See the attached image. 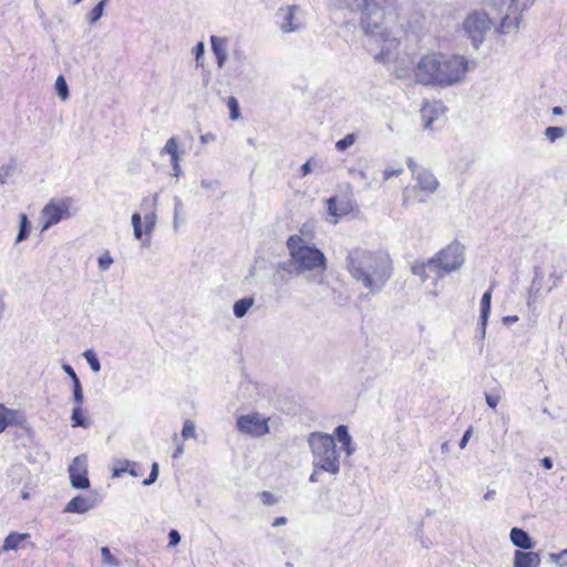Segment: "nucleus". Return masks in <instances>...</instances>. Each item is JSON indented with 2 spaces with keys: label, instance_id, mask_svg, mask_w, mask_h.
<instances>
[{
  "label": "nucleus",
  "instance_id": "f257e3e1",
  "mask_svg": "<svg viewBox=\"0 0 567 567\" xmlns=\"http://www.w3.org/2000/svg\"><path fill=\"white\" fill-rule=\"evenodd\" d=\"M346 269L357 284L371 295H377L393 276V260L385 251L357 247L349 250Z\"/></svg>",
  "mask_w": 567,
  "mask_h": 567
},
{
  "label": "nucleus",
  "instance_id": "f03ea898",
  "mask_svg": "<svg viewBox=\"0 0 567 567\" xmlns=\"http://www.w3.org/2000/svg\"><path fill=\"white\" fill-rule=\"evenodd\" d=\"M468 61L463 55L431 53L423 55L415 65V81L422 85L449 87L462 81Z\"/></svg>",
  "mask_w": 567,
  "mask_h": 567
},
{
  "label": "nucleus",
  "instance_id": "7ed1b4c3",
  "mask_svg": "<svg viewBox=\"0 0 567 567\" xmlns=\"http://www.w3.org/2000/svg\"><path fill=\"white\" fill-rule=\"evenodd\" d=\"M403 0H363L361 24L365 34L372 40L385 43L380 55L388 54L395 43V39L385 25L386 20H393L402 7Z\"/></svg>",
  "mask_w": 567,
  "mask_h": 567
},
{
  "label": "nucleus",
  "instance_id": "20e7f679",
  "mask_svg": "<svg viewBox=\"0 0 567 567\" xmlns=\"http://www.w3.org/2000/svg\"><path fill=\"white\" fill-rule=\"evenodd\" d=\"M290 260L297 272H317L321 277L327 270V258L317 247L309 245L301 236L292 235L287 240Z\"/></svg>",
  "mask_w": 567,
  "mask_h": 567
},
{
  "label": "nucleus",
  "instance_id": "39448f33",
  "mask_svg": "<svg viewBox=\"0 0 567 567\" xmlns=\"http://www.w3.org/2000/svg\"><path fill=\"white\" fill-rule=\"evenodd\" d=\"M308 444L312 453V466L322 468L331 475L340 472L339 453L331 435L312 432L308 436Z\"/></svg>",
  "mask_w": 567,
  "mask_h": 567
},
{
  "label": "nucleus",
  "instance_id": "423d86ee",
  "mask_svg": "<svg viewBox=\"0 0 567 567\" xmlns=\"http://www.w3.org/2000/svg\"><path fill=\"white\" fill-rule=\"evenodd\" d=\"M486 12L489 16L502 17L498 32L508 34L518 29L520 14L532 6V1L522 0H484Z\"/></svg>",
  "mask_w": 567,
  "mask_h": 567
},
{
  "label": "nucleus",
  "instance_id": "0eeeda50",
  "mask_svg": "<svg viewBox=\"0 0 567 567\" xmlns=\"http://www.w3.org/2000/svg\"><path fill=\"white\" fill-rule=\"evenodd\" d=\"M465 261V247L457 240L452 241L431 258V265L437 267V280L458 270Z\"/></svg>",
  "mask_w": 567,
  "mask_h": 567
},
{
  "label": "nucleus",
  "instance_id": "6e6552de",
  "mask_svg": "<svg viewBox=\"0 0 567 567\" xmlns=\"http://www.w3.org/2000/svg\"><path fill=\"white\" fill-rule=\"evenodd\" d=\"M493 24L492 18L488 17L487 12L473 11L463 20L461 31L471 41L472 47L477 50Z\"/></svg>",
  "mask_w": 567,
  "mask_h": 567
},
{
  "label": "nucleus",
  "instance_id": "1a4fd4ad",
  "mask_svg": "<svg viewBox=\"0 0 567 567\" xmlns=\"http://www.w3.org/2000/svg\"><path fill=\"white\" fill-rule=\"evenodd\" d=\"M72 204L73 199L70 197L51 199L41 210L43 221L41 230L45 231L61 220L70 218L72 216L70 212Z\"/></svg>",
  "mask_w": 567,
  "mask_h": 567
},
{
  "label": "nucleus",
  "instance_id": "9d476101",
  "mask_svg": "<svg viewBox=\"0 0 567 567\" xmlns=\"http://www.w3.org/2000/svg\"><path fill=\"white\" fill-rule=\"evenodd\" d=\"M236 427L241 434L260 437L269 433L268 419L259 413L240 415L236 421Z\"/></svg>",
  "mask_w": 567,
  "mask_h": 567
},
{
  "label": "nucleus",
  "instance_id": "9b49d317",
  "mask_svg": "<svg viewBox=\"0 0 567 567\" xmlns=\"http://www.w3.org/2000/svg\"><path fill=\"white\" fill-rule=\"evenodd\" d=\"M300 8L288 6L277 11V19L282 32L289 33L301 29L302 22L299 18Z\"/></svg>",
  "mask_w": 567,
  "mask_h": 567
},
{
  "label": "nucleus",
  "instance_id": "f8f14e48",
  "mask_svg": "<svg viewBox=\"0 0 567 567\" xmlns=\"http://www.w3.org/2000/svg\"><path fill=\"white\" fill-rule=\"evenodd\" d=\"M71 485L78 489H85L90 486L86 472V460L83 456H76L69 466Z\"/></svg>",
  "mask_w": 567,
  "mask_h": 567
},
{
  "label": "nucleus",
  "instance_id": "ddd939ff",
  "mask_svg": "<svg viewBox=\"0 0 567 567\" xmlns=\"http://www.w3.org/2000/svg\"><path fill=\"white\" fill-rule=\"evenodd\" d=\"M99 504V501L95 496H82L78 495L73 497L64 508L65 513H76L84 514L89 511L95 508Z\"/></svg>",
  "mask_w": 567,
  "mask_h": 567
},
{
  "label": "nucleus",
  "instance_id": "4468645a",
  "mask_svg": "<svg viewBox=\"0 0 567 567\" xmlns=\"http://www.w3.org/2000/svg\"><path fill=\"white\" fill-rule=\"evenodd\" d=\"M445 110L446 109L441 101L425 103L421 109V117L424 128L431 130L433 127V122L443 115Z\"/></svg>",
  "mask_w": 567,
  "mask_h": 567
},
{
  "label": "nucleus",
  "instance_id": "2eb2a0df",
  "mask_svg": "<svg viewBox=\"0 0 567 567\" xmlns=\"http://www.w3.org/2000/svg\"><path fill=\"white\" fill-rule=\"evenodd\" d=\"M413 178L416 181V186L427 194L435 193L440 186L437 178L426 168L420 171Z\"/></svg>",
  "mask_w": 567,
  "mask_h": 567
},
{
  "label": "nucleus",
  "instance_id": "dca6fc26",
  "mask_svg": "<svg viewBox=\"0 0 567 567\" xmlns=\"http://www.w3.org/2000/svg\"><path fill=\"white\" fill-rule=\"evenodd\" d=\"M212 51L216 58L217 66L221 69L228 58L227 47L228 40L226 38L212 35L210 37Z\"/></svg>",
  "mask_w": 567,
  "mask_h": 567
},
{
  "label": "nucleus",
  "instance_id": "f3484780",
  "mask_svg": "<svg viewBox=\"0 0 567 567\" xmlns=\"http://www.w3.org/2000/svg\"><path fill=\"white\" fill-rule=\"evenodd\" d=\"M540 556L535 551L516 550L514 555V567H539Z\"/></svg>",
  "mask_w": 567,
  "mask_h": 567
},
{
  "label": "nucleus",
  "instance_id": "a211bd4d",
  "mask_svg": "<svg viewBox=\"0 0 567 567\" xmlns=\"http://www.w3.org/2000/svg\"><path fill=\"white\" fill-rule=\"evenodd\" d=\"M511 542L514 546L524 550H530L534 548V542L529 534L522 528L513 527L509 533Z\"/></svg>",
  "mask_w": 567,
  "mask_h": 567
},
{
  "label": "nucleus",
  "instance_id": "6ab92c4d",
  "mask_svg": "<svg viewBox=\"0 0 567 567\" xmlns=\"http://www.w3.org/2000/svg\"><path fill=\"white\" fill-rule=\"evenodd\" d=\"M492 290L491 287L487 291H485L481 299V337L484 338L486 333L487 320L491 312V303H492Z\"/></svg>",
  "mask_w": 567,
  "mask_h": 567
},
{
  "label": "nucleus",
  "instance_id": "aec40b11",
  "mask_svg": "<svg viewBox=\"0 0 567 567\" xmlns=\"http://www.w3.org/2000/svg\"><path fill=\"white\" fill-rule=\"evenodd\" d=\"M328 213L333 217H342L351 212V204L347 199L338 200L337 197H331L327 200Z\"/></svg>",
  "mask_w": 567,
  "mask_h": 567
},
{
  "label": "nucleus",
  "instance_id": "412c9836",
  "mask_svg": "<svg viewBox=\"0 0 567 567\" xmlns=\"http://www.w3.org/2000/svg\"><path fill=\"white\" fill-rule=\"evenodd\" d=\"M141 466L136 462H132L128 460H120L115 463L114 470H113V476L120 477L124 473H128L133 477H137L141 475L140 470Z\"/></svg>",
  "mask_w": 567,
  "mask_h": 567
},
{
  "label": "nucleus",
  "instance_id": "4be33fe9",
  "mask_svg": "<svg viewBox=\"0 0 567 567\" xmlns=\"http://www.w3.org/2000/svg\"><path fill=\"white\" fill-rule=\"evenodd\" d=\"M334 434L337 440L341 443V449L346 452V454L348 456L352 455L354 453V447L348 427L342 424L338 425L334 430Z\"/></svg>",
  "mask_w": 567,
  "mask_h": 567
},
{
  "label": "nucleus",
  "instance_id": "5701e85b",
  "mask_svg": "<svg viewBox=\"0 0 567 567\" xmlns=\"http://www.w3.org/2000/svg\"><path fill=\"white\" fill-rule=\"evenodd\" d=\"M437 267L431 265V258L426 262H419L412 266L411 271L413 275L420 277L422 281L431 278V272L434 274L435 280H437Z\"/></svg>",
  "mask_w": 567,
  "mask_h": 567
},
{
  "label": "nucleus",
  "instance_id": "b1692460",
  "mask_svg": "<svg viewBox=\"0 0 567 567\" xmlns=\"http://www.w3.org/2000/svg\"><path fill=\"white\" fill-rule=\"evenodd\" d=\"M30 537L28 533H10L3 540L2 550H18L21 543Z\"/></svg>",
  "mask_w": 567,
  "mask_h": 567
},
{
  "label": "nucleus",
  "instance_id": "393cba45",
  "mask_svg": "<svg viewBox=\"0 0 567 567\" xmlns=\"http://www.w3.org/2000/svg\"><path fill=\"white\" fill-rule=\"evenodd\" d=\"M179 140L173 136L167 140L165 146L161 150L159 154L169 155L171 162L181 161Z\"/></svg>",
  "mask_w": 567,
  "mask_h": 567
},
{
  "label": "nucleus",
  "instance_id": "a878e982",
  "mask_svg": "<svg viewBox=\"0 0 567 567\" xmlns=\"http://www.w3.org/2000/svg\"><path fill=\"white\" fill-rule=\"evenodd\" d=\"M17 411L7 408L0 403V433H2L8 426L17 424Z\"/></svg>",
  "mask_w": 567,
  "mask_h": 567
},
{
  "label": "nucleus",
  "instance_id": "bb28decb",
  "mask_svg": "<svg viewBox=\"0 0 567 567\" xmlns=\"http://www.w3.org/2000/svg\"><path fill=\"white\" fill-rule=\"evenodd\" d=\"M255 299L246 297L237 300L233 306L234 316L236 318H244L249 309L254 306Z\"/></svg>",
  "mask_w": 567,
  "mask_h": 567
},
{
  "label": "nucleus",
  "instance_id": "cd10ccee",
  "mask_svg": "<svg viewBox=\"0 0 567 567\" xmlns=\"http://www.w3.org/2000/svg\"><path fill=\"white\" fill-rule=\"evenodd\" d=\"M156 219H157V216L154 212H151L144 216V221H145L144 233H145L146 238L142 243L143 247L150 246V237L155 228Z\"/></svg>",
  "mask_w": 567,
  "mask_h": 567
},
{
  "label": "nucleus",
  "instance_id": "c85d7f7f",
  "mask_svg": "<svg viewBox=\"0 0 567 567\" xmlns=\"http://www.w3.org/2000/svg\"><path fill=\"white\" fill-rule=\"evenodd\" d=\"M17 172V163L14 159H10L8 163L0 166V186L8 183V179L12 177Z\"/></svg>",
  "mask_w": 567,
  "mask_h": 567
},
{
  "label": "nucleus",
  "instance_id": "c756f323",
  "mask_svg": "<svg viewBox=\"0 0 567 567\" xmlns=\"http://www.w3.org/2000/svg\"><path fill=\"white\" fill-rule=\"evenodd\" d=\"M19 219H20V225H19V233L17 235L16 243H21V241L25 240L29 237L30 230H31V224L25 214H21L19 216Z\"/></svg>",
  "mask_w": 567,
  "mask_h": 567
},
{
  "label": "nucleus",
  "instance_id": "7c9ffc66",
  "mask_svg": "<svg viewBox=\"0 0 567 567\" xmlns=\"http://www.w3.org/2000/svg\"><path fill=\"white\" fill-rule=\"evenodd\" d=\"M543 280V275L538 268L535 269V275L533 278L532 286L529 288V297L528 305L536 300L537 296L540 292V281Z\"/></svg>",
  "mask_w": 567,
  "mask_h": 567
},
{
  "label": "nucleus",
  "instance_id": "2f4dec72",
  "mask_svg": "<svg viewBox=\"0 0 567 567\" xmlns=\"http://www.w3.org/2000/svg\"><path fill=\"white\" fill-rule=\"evenodd\" d=\"M71 420H72L73 427H78V426L87 427V425H89L87 421L83 416L82 405H75L73 408Z\"/></svg>",
  "mask_w": 567,
  "mask_h": 567
},
{
  "label": "nucleus",
  "instance_id": "473e14b6",
  "mask_svg": "<svg viewBox=\"0 0 567 567\" xmlns=\"http://www.w3.org/2000/svg\"><path fill=\"white\" fill-rule=\"evenodd\" d=\"M109 0H101L87 14V20L91 24L96 23L104 13V8Z\"/></svg>",
  "mask_w": 567,
  "mask_h": 567
},
{
  "label": "nucleus",
  "instance_id": "72a5a7b5",
  "mask_svg": "<svg viewBox=\"0 0 567 567\" xmlns=\"http://www.w3.org/2000/svg\"><path fill=\"white\" fill-rule=\"evenodd\" d=\"M131 223L133 227V235L135 239L143 240V235H145L143 228H142V217L138 213H134L131 217Z\"/></svg>",
  "mask_w": 567,
  "mask_h": 567
},
{
  "label": "nucleus",
  "instance_id": "f704fd0d",
  "mask_svg": "<svg viewBox=\"0 0 567 567\" xmlns=\"http://www.w3.org/2000/svg\"><path fill=\"white\" fill-rule=\"evenodd\" d=\"M83 357L93 372H99L101 370L100 360L92 349L84 351Z\"/></svg>",
  "mask_w": 567,
  "mask_h": 567
},
{
  "label": "nucleus",
  "instance_id": "c9c22d12",
  "mask_svg": "<svg viewBox=\"0 0 567 567\" xmlns=\"http://www.w3.org/2000/svg\"><path fill=\"white\" fill-rule=\"evenodd\" d=\"M546 138L554 143L558 138H561L566 134V130L558 126H548L544 132Z\"/></svg>",
  "mask_w": 567,
  "mask_h": 567
},
{
  "label": "nucleus",
  "instance_id": "e433bc0d",
  "mask_svg": "<svg viewBox=\"0 0 567 567\" xmlns=\"http://www.w3.org/2000/svg\"><path fill=\"white\" fill-rule=\"evenodd\" d=\"M56 94L65 101L69 97V86L63 75H59L55 81Z\"/></svg>",
  "mask_w": 567,
  "mask_h": 567
},
{
  "label": "nucleus",
  "instance_id": "4c0bfd02",
  "mask_svg": "<svg viewBox=\"0 0 567 567\" xmlns=\"http://www.w3.org/2000/svg\"><path fill=\"white\" fill-rule=\"evenodd\" d=\"M549 560L556 564L558 567L567 566V548L561 550L560 553H550Z\"/></svg>",
  "mask_w": 567,
  "mask_h": 567
},
{
  "label": "nucleus",
  "instance_id": "58836bf2",
  "mask_svg": "<svg viewBox=\"0 0 567 567\" xmlns=\"http://www.w3.org/2000/svg\"><path fill=\"white\" fill-rule=\"evenodd\" d=\"M182 436L184 440L196 439V426L190 420H186L183 425Z\"/></svg>",
  "mask_w": 567,
  "mask_h": 567
},
{
  "label": "nucleus",
  "instance_id": "ea45409f",
  "mask_svg": "<svg viewBox=\"0 0 567 567\" xmlns=\"http://www.w3.org/2000/svg\"><path fill=\"white\" fill-rule=\"evenodd\" d=\"M72 396L75 405H82L84 401L83 390L80 380L72 382Z\"/></svg>",
  "mask_w": 567,
  "mask_h": 567
},
{
  "label": "nucleus",
  "instance_id": "a19ab883",
  "mask_svg": "<svg viewBox=\"0 0 567 567\" xmlns=\"http://www.w3.org/2000/svg\"><path fill=\"white\" fill-rule=\"evenodd\" d=\"M113 262L114 259L109 251H105L97 258L99 269L102 271L109 270Z\"/></svg>",
  "mask_w": 567,
  "mask_h": 567
},
{
  "label": "nucleus",
  "instance_id": "79ce46f5",
  "mask_svg": "<svg viewBox=\"0 0 567 567\" xmlns=\"http://www.w3.org/2000/svg\"><path fill=\"white\" fill-rule=\"evenodd\" d=\"M354 142H355V135L354 134H348L343 138L339 140L336 143V148L339 152H343L347 148H349L350 146H352L354 144Z\"/></svg>",
  "mask_w": 567,
  "mask_h": 567
},
{
  "label": "nucleus",
  "instance_id": "37998d69",
  "mask_svg": "<svg viewBox=\"0 0 567 567\" xmlns=\"http://www.w3.org/2000/svg\"><path fill=\"white\" fill-rule=\"evenodd\" d=\"M101 555H102V560L104 564L110 565V566L118 565L117 559L112 555V553L110 551V548L107 546H104L101 548Z\"/></svg>",
  "mask_w": 567,
  "mask_h": 567
},
{
  "label": "nucleus",
  "instance_id": "c03bdc74",
  "mask_svg": "<svg viewBox=\"0 0 567 567\" xmlns=\"http://www.w3.org/2000/svg\"><path fill=\"white\" fill-rule=\"evenodd\" d=\"M403 173V166L398 165L396 167H388L383 171V181H389L392 177H398Z\"/></svg>",
  "mask_w": 567,
  "mask_h": 567
},
{
  "label": "nucleus",
  "instance_id": "a18cd8bd",
  "mask_svg": "<svg viewBox=\"0 0 567 567\" xmlns=\"http://www.w3.org/2000/svg\"><path fill=\"white\" fill-rule=\"evenodd\" d=\"M227 105H228L229 111H230V118L231 120H237L239 117V104H238V101L234 96H231V97L228 99Z\"/></svg>",
  "mask_w": 567,
  "mask_h": 567
},
{
  "label": "nucleus",
  "instance_id": "49530a36",
  "mask_svg": "<svg viewBox=\"0 0 567 567\" xmlns=\"http://www.w3.org/2000/svg\"><path fill=\"white\" fill-rule=\"evenodd\" d=\"M158 477V464L155 462L152 464V470L147 478L143 481L144 486H150L156 482Z\"/></svg>",
  "mask_w": 567,
  "mask_h": 567
},
{
  "label": "nucleus",
  "instance_id": "de8ad7c7",
  "mask_svg": "<svg viewBox=\"0 0 567 567\" xmlns=\"http://www.w3.org/2000/svg\"><path fill=\"white\" fill-rule=\"evenodd\" d=\"M260 499H261L262 504H265L267 506L275 505L279 502V499L272 493H270L268 491H264L260 493Z\"/></svg>",
  "mask_w": 567,
  "mask_h": 567
},
{
  "label": "nucleus",
  "instance_id": "09e8293b",
  "mask_svg": "<svg viewBox=\"0 0 567 567\" xmlns=\"http://www.w3.org/2000/svg\"><path fill=\"white\" fill-rule=\"evenodd\" d=\"M183 210V203L179 197H174V227H177L178 216Z\"/></svg>",
  "mask_w": 567,
  "mask_h": 567
},
{
  "label": "nucleus",
  "instance_id": "8fccbe9b",
  "mask_svg": "<svg viewBox=\"0 0 567 567\" xmlns=\"http://www.w3.org/2000/svg\"><path fill=\"white\" fill-rule=\"evenodd\" d=\"M181 543V534L176 529H172L168 533V546H176Z\"/></svg>",
  "mask_w": 567,
  "mask_h": 567
},
{
  "label": "nucleus",
  "instance_id": "3c124183",
  "mask_svg": "<svg viewBox=\"0 0 567 567\" xmlns=\"http://www.w3.org/2000/svg\"><path fill=\"white\" fill-rule=\"evenodd\" d=\"M349 173L358 176L362 182L365 183L367 188L371 187V182L368 181L367 173L363 171H355L354 168H350Z\"/></svg>",
  "mask_w": 567,
  "mask_h": 567
},
{
  "label": "nucleus",
  "instance_id": "603ef678",
  "mask_svg": "<svg viewBox=\"0 0 567 567\" xmlns=\"http://www.w3.org/2000/svg\"><path fill=\"white\" fill-rule=\"evenodd\" d=\"M200 185L205 189H213L214 190V189H216L219 186V181L204 178V179H202Z\"/></svg>",
  "mask_w": 567,
  "mask_h": 567
},
{
  "label": "nucleus",
  "instance_id": "864d4df0",
  "mask_svg": "<svg viewBox=\"0 0 567 567\" xmlns=\"http://www.w3.org/2000/svg\"><path fill=\"white\" fill-rule=\"evenodd\" d=\"M406 165H408V168L411 171L413 177L415 175H417V173L420 171L424 169L423 167H419L417 164L415 163V161L412 157H408Z\"/></svg>",
  "mask_w": 567,
  "mask_h": 567
},
{
  "label": "nucleus",
  "instance_id": "5fc2aeb1",
  "mask_svg": "<svg viewBox=\"0 0 567 567\" xmlns=\"http://www.w3.org/2000/svg\"><path fill=\"white\" fill-rule=\"evenodd\" d=\"M193 53H194V55H195L196 61L198 62V61L203 58V55H204V53H205V45H204V42H198V43L194 47V49H193Z\"/></svg>",
  "mask_w": 567,
  "mask_h": 567
},
{
  "label": "nucleus",
  "instance_id": "6e6d98bb",
  "mask_svg": "<svg viewBox=\"0 0 567 567\" xmlns=\"http://www.w3.org/2000/svg\"><path fill=\"white\" fill-rule=\"evenodd\" d=\"M173 441H174L177 445H176V449H175V451H174V453H173L172 457H173V458H178V457H181V456L183 455V453H184V446H183V444H181V443H178V442H177V441H178V436H177V434H174V436H173Z\"/></svg>",
  "mask_w": 567,
  "mask_h": 567
},
{
  "label": "nucleus",
  "instance_id": "4d7b16f0",
  "mask_svg": "<svg viewBox=\"0 0 567 567\" xmlns=\"http://www.w3.org/2000/svg\"><path fill=\"white\" fill-rule=\"evenodd\" d=\"M62 369L71 378L72 382L80 380L79 377L76 375L74 369L70 364L63 363Z\"/></svg>",
  "mask_w": 567,
  "mask_h": 567
},
{
  "label": "nucleus",
  "instance_id": "13d9d810",
  "mask_svg": "<svg viewBox=\"0 0 567 567\" xmlns=\"http://www.w3.org/2000/svg\"><path fill=\"white\" fill-rule=\"evenodd\" d=\"M485 400H486V403L489 408L492 409H495L499 402V396L498 395H493V394H485Z\"/></svg>",
  "mask_w": 567,
  "mask_h": 567
},
{
  "label": "nucleus",
  "instance_id": "bf43d9fd",
  "mask_svg": "<svg viewBox=\"0 0 567 567\" xmlns=\"http://www.w3.org/2000/svg\"><path fill=\"white\" fill-rule=\"evenodd\" d=\"M471 434H472V429H468L465 431V433L463 434L461 441H460V447L461 449H464L471 437Z\"/></svg>",
  "mask_w": 567,
  "mask_h": 567
},
{
  "label": "nucleus",
  "instance_id": "052dcab7",
  "mask_svg": "<svg viewBox=\"0 0 567 567\" xmlns=\"http://www.w3.org/2000/svg\"><path fill=\"white\" fill-rule=\"evenodd\" d=\"M320 472H323L322 468H318V467L313 466V471H312V473L309 476V482L310 483L319 482V473Z\"/></svg>",
  "mask_w": 567,
  "mask_h": 567
},
{
  "label": "nucleus",
  "instance_id": "680f3d73",
  "mask_svg": "<svg viewBox=\"0 0 567 567\" xmlns=\"http://www.w3.org/2000/svg\"><path fill=\"white\" fill-rule=\"evenodd\" d=\"M173 168V175L175 177H179L183 174V171L179 165V161L171 162Z\"/></svg>",
  "mask_w": 567,
  "mask_h": 567
},
{
  "label": "nucleus",
  "instance_id": "e2e57ef3",
  "mask_svg": "<svg viewBox=\"0 0 567 567\" xmlns=\"http://www.w3.org/2000/svg\"><path fill=\"white\" fill-rule=\"evenodd\" d=\"M540 464L545 470H551L554 466L551 458L547 456L542 458Z\"/></svg>",
  "mask_w": 567,
  "mask_h": 567
},
{
  "label": "nucleus",
  "instance_id": "0e129e2a",
  "mask_svg": "<svg viewBox=\"0 0 567 567\" xmlns=\"http://www.w3.org/2000/svg\"><path fill=\"white\" fill-rule=\"evenodd\" d=\"M311 172H312V168L310 165V161H308L301 166V174H302V176H306V175L310 174Z\"/></svg>",
  "mask_w": 567,
  "mask_h": 567
},
{
  "label": "nucleus",
  "instance_id": "69168bd1",
  "mask_svg": "<svg viewBox=\"0 0 567 567\" xmlns=\"http://www.w3.org/2000/svg\"><path fill=\"white\" fill-rule=\"evenodd\" d=\"M287 524V518L284 516L277 517L272 522L274 527H279Z\"/></svg>",
  "mask_w": 567,
  "mask_h": 567
},
{
  "label": "nucleus",
  "instance_id": "338daca9",
  "mask_svg": "<svg viewBox=\"0 0 567 567\" xmlns=\"http://www.w3.org/2000/svg\"><path fill=\"white\" fill-rule=\"evenodd\" d=\"M518 321V317L517 316H506L503 318V322L505 324H512V323H515Z\"/></svg>",
  "mask_w": 567,
  "mask_h": 567
},
{
  "label": "nucleus",
  "instance_id": "774afa93",
  "mask_svg": "<svg viewBox=\"0 0 567 567\" xmlns=\"http://www.w3.org/2000/svg\"><path fill=\"white\" fill-rule=\"evenodd\" d=\"M233 55L234 59L238 60L239 62H241L245 59V54L241 50H235Z\"/></svg>",
  "mask_w": 567,
  "mask_h": 567
}]
</instances>
